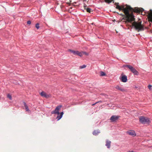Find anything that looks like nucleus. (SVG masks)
Here are the masks:
<instances>
[{
    "mask_svg": "<svg viewBox=\"0 0 152 152\" xmlns=\"http://www.w3.org/2000/svg\"><path fill=\"white\" fill-rule=\"evenodd\" d=\"M106 75L105 73L103 72H100V76H105Z\"/></svg>",
    "mask_w": 152,
    "mask_h": 152,
    "instance_id": "14",
    "label": "nucleus"
},
{
    "mask_svg": "<svg viewBox=\"0 0 152 152\" xmlns=\"http://www.w3.org/2000/svg\"><path fill=\"white\" fill-rule=\"evenodd\" d=\"M124 66L128 68L134 75H138V72L132 66L129 65H124Z\"/></svg>",
    "mask_w": 152,
    "mask_h": 152,
    "instance_id": "5",
    "label": "nucleus"
},
{
    "mask_svg": "<svg viewBox=\"0 0 152 152\" xmlns=\"http://www.w3.org/2000/svg\"><path fill=\"white\" fill-rule=\"evenodd\" d=\"M120 79L122 82L124 83L126 82L127 80V76L125 75H123L122 74L121 75Z\"/></svg>",
    "mask_w": 152,
    "mask_h": 152,
    "instance_id": "7",
    "label": "nucleus"
},
{
    "mask_svg": "<svg viewBox=\"0 0 152 152\" xmlns=\"http://www.w3.org/2000/svg\"><path fill=\"white\" fill-rule=\"evenodd\" d=\"M95 105V103H94V104H92V105Z\"/></svg>",
    "mask_w": 152,
    "mask_h": 152,
    "instance_id": "30",
    "label": "nucleus"
},
{
    "mask_svg": "<svg viewBox=\"0 0 152 152\" xmlns=\"http://www.w3.org/2000/svg\"><path fill=\"white\" fill-rule=\"evenodd\" d=\"M105 0V2L108 3H110L111 1V0Z\"/></svg>",
    "mask_w": 152,
    "mask_h": 152,
    "instance_id": "23",
    "label": "nucleus"
},
{
    "mask_svg": "<svg viewBox=\"0 0 152 152\" xmlns=\"http://www.w3.org/2000/svg\"><path fill=\"white\" fill-rule=\"evenodd\" d=\"M83 52H80L78 51L77 55H78L80 57H82L83 55Z\"/></svg>",
    "mask_w": 152,
    "mask_h": 152,
    "instance_id": "13",
    "label": "nucleus"
},
{
    "mask_svg": "<svg viewBox=\"0 0 152 152\" xmlns=\"http://www.w3.org/2000/svg\"><path fill=\"white\" fill-rule=\"evenodd\" d=\"M149 18L152 21V16L151 15H149Z\"/></svg>",
    "mask_w": 152,
    "mask_h": 152,
    "instance_id": "27",
    "label": "nucleus"
},
{
    "mask_svg": "<svg viewBox=\"0 0 152 152\" xmlns=\"http://www.w3.org/2000/svg\"><path fill=\"white\" fill-rule=\"evenodd\" d=\"M115 88L117 89L119 91H125V90L123 88H122L121 87H120L118 85L116 86L115 87Z\"/></svg>",
    "mask_w": 152,
    "mask_h": 152,
    "instance_id": "11",
    "label": "nucleus"
},
{
    "mask_svg": "<svg viewBox=\"0 0 152 152\" xmlns=\"http://www.w3.org/2000/svg\"><path fill=\"white\" fill-rule=\"evenodd\" d=\"M93 134L94 135H95V130H94L93 132Z\"/></svg>",
    "mask_w": 152,
    "mask_h": 152,
    "instance_id": "28",
    "label": "nucleus"
},
{
    "mask_svg": "<svg viewBox=\"0 0 152 152\" xmlns=\"http://www.w3.org/2000/svg\"><path fill=\"white\" fill-rule=\"evenodd\" d=\"M152 87V86L151 85H149L148 86V88L150 89V90H151V88Z\"/></svg>",
    "mask_w": 152,
    "mask_h": 152,
    "instance_id": "24",
    "label": "nucleus"
},
{
    "mask_svg": "<svg viewBox=\"0 0 152 152\" xmlns=\"http://www.w3.org/2000/svg\"><path fill=\"white\" fill-rule=\"evenodd\" d=\"M83 55L84 54V55H86V56H88V53H87L86 52H83Z\"/></svg>",
    "mask_w": 152,
    "mask_h": 152,
    "instance_id": "20",
    "label": "nucleus"
},
{
    "mask_svg": "<svg viewBox=\"0 0 152 152\" xmlns=\"http://www.w3.org/2000/svg\"><path fill=\"white\" fill-rule=\"evenodd\" d=\"M139 119L140 122L142 124H149L150 123L149 119L147 117L140 116L139 117Z\"/></svg>",
    "mask_w": 152,
    "mask_h": 152,
    "instance_id": "4",
    "label": "nucleus"
},
{
    "mask_svg": "<svg viewBox=\"0 0 152 152\" xmlns=\"http://www.w3.org/2000/svg\"><path fill=\"white\" fill-rule=\"evenodd\" d=\"M41 95L42 97L48 98L49 97L48 95L46 94L45 92L44 91H42L40 94Z\"/></svg>",
    "mask_w": 152,
    "mask_h": 152,
    "instance_id": "10",
    "label": "nucleus"
},
{
    "mask_svg": "<svg viewBox=\"0 0 152 152\" xmlns=\"http://www.w3.org/2000/svg\"><path fill=\"white\" fill-rule=\"evenodd\" d=\"M111 142L110 141H109L108 140H106V143L105 145L108 148H110V144Z\"/></svg>",
    "mask_w": 152,
    "mask_h": 152,
    "instance_id": "9",
    "label": "nucleus"
},
{
    "mask_svg": "<svg viewBox=\"0 0 152 152\" xmlns=\"http://www.w3.org/2000/svg\"><path fill=\"white\" fill-rule=\"evenodd\" d=\"M23 103L25 107L28 106L27 104H26V103L25 102H23Z\"/></svg>",
    "mask_w": 152,
    "mask_h": 152,
    "instance_id": "25",
    "label": "nucleus"
},
{
    "mask_svg": "<svg viewBox=\"0 0 152 152\" xmlns=\"http://www.w3.org/2000/svg\"><path fill=\"white\" fill-rule=\"evenodd\" d=\"M61 107L62 106L61 105H58L56 107L54 110L51 112L52 114L58 115V116L56 117L57 121H59L62 118L64 114L63 112H62L61 113L60 115H59L60 114L59 111Z\"/></svg>",
    "mask_w": 152,
    "mask_h": 152,
    "instance_id": "2",
    "label": "nucleus"
},
{
    "mask_svg": "<svg viewBox=\"0 0 152 152\" xmlns=\"http://www.w3.org/2000/svg\"><path fill=\"white\" fill-rule=\"evenodd\" d=\"M86 66V65H83L82 66H80V68L82 69L85 68Z\"/></svg>",
    "mask_w": 152,
    "mask_h": 152,
    "instance_id": "17",
    "label": "nucleus"
},
{
    "mask_svg": "<svg viewBox=\"0 0 152 152\" xmlns=\"http://www.w3.org/2000/svg\"><path fill=\"white\" fill-rule=\"evenodd\" d=\"M91 9L89 8H88L87 9V11L88 12H91Z\"/></svg>",
    "mask_w": 152,
    "mask_h": 152,
    "instance_id": "21",
    "label": "nucleus"
},
{
    "mask_svg": "<svg viewBox=\"0 0 152 152\" xmlns=\"http://www.w3.org/2000/svg\"><path fill=\"white\" fill-rule=\"evenodd\" d=\"M7 97L9 98L10 100H12V97L11 96L10 94H8L7 95Z\"/></svg>",
    "mask_w": 152,
    "mask_h": 152,
    "instance_id": "18",
    "label": "nucleus"
},
{
    "mask_svg": "<svg viewBox=\"0 0 152 152\" xmlns=\"http://www.w3.org/2000/svg\"><path fill=\"white\" fill-rule=\"evenodd\" d=\"M35 27L38 29L39 28V23H37L35 25Z\"/></svg>",
    "mask_w": 152,
    "mask_h": 152,
    "instance_id": "16",
    "label": "nucleus"
},
{
    "mask_svg": "<svg viewBox=\"0 0 152 152\" xmlns=\"http://www.w3.org/2000/svg\"><path fill=\"white\" fill-rule=\"evenodd\" d=\"M132 24L136 29L139 31L142 30L144 29L142 25L141 22L138 23L134 21L132 23Z\"/></svg>",
    "mask_w": 152,
    "mask_h": 152,
    "instance_id": "3",
    "label": "nucleus"
},
{
    "mask_svg": "<svg viewBox=\"0 0 152 152\" xmlns=\"http://www.w3.org/2000/svg\"><path fill=\"white\" fill-rule=\"evenodd\" d=\"M127 133L130 135L134 137L136 136V134L135 132L132 130H130L127 132Z\"/></svg>",
    "mask_w": 152,
    "mask_h": 152,
    "instance_id": "8",
    "label": "nucleus"
},
{
    "mask_svg": "<svg viewBox=\"0 0 152 152\" xmlns=\"http://www.w3.org/2000/svg\"><path fill=\"white\" fill-rule=\"evenodd\" d=\"M100 130H97L96 131V135H98L99 133H100Z\"/></svg>",
    "mask_w": 152,
    "mask_h": 152,
    "instance_id": "19",
    "label": "nucleus"
},
{
    "mask_svg": "<svg viewBox=\"0 0 152 152\" xmlns=\"http://www.w3.org/2000/svg\"><path fill=\"white\" fill-rule=\"evenodd\" d=\"M150 13L149 12H148V18H149V16L150 15L152 16V10H150Z\"/></svg>",
    "mask_w": 152,
    "mask_h": 152,
    "instance_id": "15",
    "label": "nucleus"
},
{
    "mask_svg": "<svg viewBox=\"0 0 152 152\" xmlns=\"http://www.w3.org/2000/svg\"><path fill=\"white\" fill-rule=\"evenodd\" d=\"M26 110V111H29V108L28 107V106H27L26 107H25Z\"/></svg>",
    "mask_w": 152,
    "mask_h": 152,
    "instance_id": "22",
    "label": "nucleus"
},
{
    "mask_svg": "<svg viewBox=\"0 0 152 152\" xmlns=\"http://www.w3.org/2000/svg\"><path fill=\"white\" fill-rule=\"evenodd\" d=\"M99 102H96V103H95L96 104H97V103H99Z\"/></svg>",
    "mask_w": 152,
    "mask_h": 152,
    "instance_id": "29",
    "label": "nucleus"
},
{
    "mask_svg": "<svg viewBox=\"0 0 152 152\" xmlns=\"http://www.w3.org/2000/svg\"><path fill=\"white\" fill-rule=\"evenodd\" d=\"M68 51L73 53L75 55H77L78 51H74L71 49H69Z\"/></svg>",
    "mask_w": 152,
    "mask_h": 152,
    "instance_id": "12",
    "label": "nucleus"
},
{
    "mask_svg": "<svg viewBox=\"0 0 152 152\" xmlns=\"http://www.w3.org/2000/svg\"><path fill=\"white\" fill-rule=\"evenodd\" d=\"M27 24L29 25L30 24H31V21L30 20H28L27 22Z\"/></svg>",
    "mask_w": 152,
    "mask_h": 152,
    "instance_id": "26",
    "label": "nucleus"
},
{
    "mask_svg": "<svg viewBox=\"0 0 152 152\" xmlns=\"http://www.w3.org/2000/svg\"><path fill=\"white\" fill-rule=\"evenodd\" d=\"M118 3H116L115 4L116 5V8L119 9L120 10H123L124 11L125 14L126 15V17L125 19L126 20V23H132V22L134 21L135 19L134 16L132 14H130L129 13V11H133L136 12H142L144 11L142 8H135L134 9L133 8L131 7L130 6L127 5H122L121 6L118 5Z\"/></svg>",
    "mask_w": 152,
    "mask_h": 152,
    "instance_id": "1",
    "label": "nucleus"
},
{
    "mask_svg": "<svg viewBox=\"0 0 152 152\" xmlns=\"http://www.w3.org/2000/svg\"><path fill=\"white\" fill-rule=\"evenodd\" d=\"M119 117V116L113 115L111 117L110 120H111V122H115L118 119Z\"/></svg>",
    "mask_w": 152,
    "mask_h": 152,
    "instance_id": "6",
    "label": "nucleus"
}]
</instances>
